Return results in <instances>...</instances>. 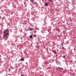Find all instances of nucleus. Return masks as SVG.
I'll list each match as a JSON object with an SVG mask.
<instances>
[{"label": "nucleus", "mask_w": 76, "mask_h": 76, "mask_svg": "<svg viewBox=\"0 0 76 76\" xmlns=\"http://www.w3.org/2000/svg\"><path fill=\"white\" fill-rule=\"evenodd\" d=\"M9 34V32H5V33H4V36H3V38H6L7 36H8Z\"/></svg>", "instance_id": "1"}, {"label": "nucleus", "mask_w": 76, "mask_h": 76, "mask_svg": "<svg viewBox=\"0 0 76 76\" xmlns=\"http://www.w3.org/2000/svg\"><path fill=\"white\" fill-rule=\"evenodd\" d=\"M58 70L60 71H62V70H63L64 69L62 68H60V67H58V68H56Z\"/></svg>", "instance_id": "2"}, {"label": "nucleus", "mask_w": 76, "mask_h": 76, "mask_svg": "<svg viewBox=\"0 0 76 76\" xmlns=\"http://www.w3.org/2000/svg\"><path fill=\"white\" fill-rule=\"evenodd\" d=\"M9 29H6V30H4L3 33H6V32H7V31H9Z\"/></svg>", "instance_id": "3"}, {"label": "nucleus", "mask_w": 76, "mask_h": 76, "mask_svg": "<svg viewBox=\"0 0 76 76\" xmlns=\"http://www.w3.org/2000/svg\"><path fill=\"white\" fill-rule=\"evenodd\" d=\"M34 28H30L29 29V30H30V31H32V30H34Z\"/></svg>", "instance_id": "4"}, {"label": "nucleus", "mask_w": 76, "mask_h": 76, "mask_svg": "<svg viewBox=\"0 0 76 76\" xmlns=\"http://www.w3.org/2000/svg\"><path fill=\"white\" fill-rule=\"evenodd\" d=\"M52 51L53 53H54L55 54H57V52H56V51H55V50H52Z\"/></svg>", "instance_id": "5"}, {"label": "nucleus", "mask_w": 76, "mask_h": 76, "mask_svg": "<svg viewBox=\"0 0 76 76\" xmlns=\"http://www.w3.org/2000/svg\"><path fill=\"white\" fill-rule=\"evenodd\" d=\"M25 58H21L20 59V61H24Z\"/></svg>", "instance_id": "6"}, {"label": "nucleus", "mask_w": 76, "mask_h": 76, "mask_svg": "<svg viewBox=\"0 0 76 76\" xmlns=\"http://www.w3.org/2000/svg\"><path fill=\"white\" fill-rule=\"evenodd\" d=\"M45 5L46 6H48V4L47 3V2H46V3L45 4Z\"/></svg>", "instance_id": "7"}, {"label": "nucleus", "mask_w": 76, "mask_h": 76, "mask_svg": "<svg viewBox=\"0 0 76 76\" xmlns=\"http://www.w3.org/2000/svg\"><path fill=\"white\" fill-rule=\"evenodd\" d=\"M30 38H32L33 37L32 35H31L30 36Z\"/></svg>", "instance_id": "8"}, {"label": "nucleus", "mask_w": 76, "mask_h": 76, "mask_svg": "<svg viewBox=\"0 0 76 76\" xmlns=\"http://www.w3.org/2000/svg\"><path fill=\"white\" fill-rule=\"evenodd\" d=\"M34 0H31V2H34Z\"/></svg>", "instance_id": "9"}, {"label": "nucleus", "mask_w": 76, "mask_h": 76, "mask_svg": "<svg viewBox=\"0 0 76 76\" xmlns=\"http://www.w3.org/2000/svg\"><path fill=\"white\" fill-rule=\"evenodd\" d=\"M48 1H50V2H53V0H48Z\"/></svg>", "instance_id": "10"}, {"label": "nucleus", "mask_w": 76, "mask_h": 76, "mask_svg": "<svg viewBox=\"0 0 76 76\" xmlns=\"http://www.w3.org/2000/svg\"><path fill=\"white\" fill-rule=\"evenodd\" d=\"M70 62H72V60H70Z\"/></svg>", "instance_id": "11"}, {"label": "nucleus", "mask_w": 76, "mask_h": 76, "mask_svg": "<svg viewBox=\"0 0 76 76\" xmlns=\"http://www.w3.org/2000/svg\"><path fill=\"white\" fill-rule=\"evenodd\" d=\"M8 69H9V71H11V69H10V68H8Z\"/></svg>", "instance_id": "12"}, {"label": "nucleus", "mask_w": 76, "mask_h": 76, "mask_svg": "<svg viewBox=\"0 0 76 76\" xmlns=\"http://www.w3.org/2000/svg\"><path fill=\"white\" fill-rule=\"evenodd\" d=\"M65 57V56L64 55V56H63V58H64V57Z\"/></svg>", "instance_id": "13"}, {"label": "nucleus", "mask_w": 76, "mask_h": 76, "mask_svg": "<svg viewBox=\"0 0 76 76\" xmlns=\"http://www.w3.org/2000/svg\"><path fill=\"white\" fill-rule=\"evenodd\" d=\"M62 49H64V47H62Z\"/></svg>", "instance_id": "14"}, {"label": "nucleus", "mask_w": 76, "mask_h": 76, "mask_svg": "<svg viewBox=\"0 0 76 76\" xmlns=\"http://www.w3.org/2000/svg\"><path fill=\"white\" fill-rule=\"evenodd\" d=\"M34 37H36V35H34Z\"/></svg>", "instance_id": "15"}, {"label": "nucleus", "mask_w": 76, "mask_h": 76, "mask_svg": "<svg viewBox=\"0 0 76 76\" xmlns=\"http://www.w3.org/2000/svg\"><path fill=\"white\" fill-rule=\"evenodd\" d=\"M72 74H73V75H75V73H73Z\"/></svg>", "instance_id": "16"}, {"label": "nucleus", "mask_w": 76, "mask_h": 76, "mask_svg": "<svg viewBox=\"0 0 76 76\" xmlns=\"http://www.w3.org/2000/svg\"><path fill=\"white\" fill-rule=\"evenodd\" d=\"M66 69H65V71H64V72H65V71H66Z\"/></svg>", "instance_id": "17"}, {"label": "nucleus", "mask_w": 76, "mask_h": 76, "mask_svg": "<svg viewBox=\"0 0 76 76\" xmlns=\"http://www.w3.org/2000/svg\"><path fill=\"white\" fill-rule=\"evenodd\" d=\"M21 76H24L23 75H22V74H21Z\"/></svg>", "instance_id": "18"}, {"label": "nucleus", "mask_w": 76, "mask_h": 76, "mask_svg": "<svg viewBox=\"0 0 76 76\" xmlns=\"http://www.w3.org/2000/svg\"><path fill=\"white\" fill-rule=\"evenodd\" d=\"M63 76L62 75H61V76Z\"/></svg>", "instance_id": "19"}, {"label": "nucleus", "mask_w": 76, "mask_h": 76, "mask_svg": "<svg viewBox=\"0 0 76 76\" xmlns=\"http://www.w3.org/2000/svg\"><path fill=\"white\" fill-rule=\"evenodd\" d=\"M1 33H2V31H1Z\"/></svg>", "instance_id": "20"}, {"label": "nucleus", "mask_w": 76, "mask_h": 76, "mask_svg": "<svg viewBox=\"0 0 76 76\" xmlns=\"http://www.w3.org/2000/svg\"><path fill=\"white\" fill-rule=\"evenodd\" d=\"M45 1H47V0H45Z\"/></svg>", "instance_id": "21"}, {"label": "nucleus", "mask_w": 76, "mask_h": 76, "mask_svg": "<svg viewBox=\"0 0 76 76\" xmlns=\"http://www.w3.org/2000/svg\"><path fill=\"white\" fill-rule=\"evenodd\" d=\"M63 73H64V72Z\"/></svg>", "instance_id": "22"}]
</instances>
